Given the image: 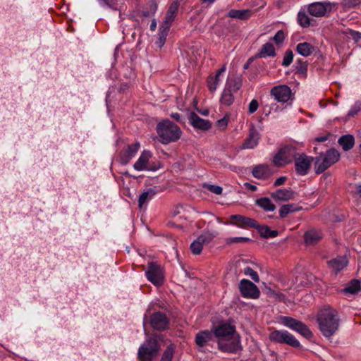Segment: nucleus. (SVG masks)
<instances>
[{"label":"nucleus","mask_w":361,"mask_h":361,"mask_svg":"<svg viewBox=\"0 0 361 361\" xmlns=\"http://www.w3.org/2000/svg\"><path fill=\"white\" fill-rule=\"evenodd\" d=\"M99 1L109 7L114 4V0H99Z\"/></svg>","instance_id":"54"},{"label":"nucleus","mask_w":361,"mask_h":361,"mask_svg":"<svg viewBox=\"0 0 361 361\" xmlns=\"http://www.w3.org/2000/svg\"><path fill=\"white\" fill-rule=\"evenodd\" d=\"M340 157L339 152L334 148H331L324 153H321L315 158V173L317 174L322 173L331 166L338 161Z\"/></svg>","instance_id":"4"},{"label":"nucleus","mask_w":361,"mask_h":361,"mask_svg":"<svg viewBox=\"0 0 361 361\" xmlns=\"http://www.w3.org/2000/svg\"><path fill=\"white\" fill-rule=\"evenodd\" d=\"M285 39V34L283 30H279L274 37H273V40L277 44H279L283 42Z\"/></svg>","instance_id":"44"},{"label":"nucleus","mask_w":361,"mask_h":361,"mask_svg":"<svg viewBox=\"0 0 361 361\" xmlns=\"http://www.w3.org/2000/svg\"><path fill=\"white\" fill-rule=\"evenodd\" d=\"M361 290V283L357 279L352 280L343 289L345 293L355 294Z\"/></svg>","instance_id":"33"},{"label":"nucleus","mask_w":361,"mask_h":361,"mask_svg":"<svg viewBox=\"0 0 361 361\" xmlns=\"http://www.w3.org/2000/svg\"><path fill=\"white\" fill-rule=\"evenodd\" d=\"M270 94L278 102L286 103L293 100V93L291 89L286 85H281L271 88Z\"/></svg>","instance_id":"12"},{"label":"nucleus","mask_w":361,"mask_h":361,"mask_svg":"<svg viewBox=\"0 0 361 361\" xmlns=\"http://www.w3.org/2000/svg\"><path fill=\"white\" fill-rule=\"evenodd\" d=\"M240 87L241 82L239 79H228L220 97L221 104L225 106L231 105L234 102L233 94L237 92Z\"/></svg>","instance_id":"7"},{"label":"nucleus","mask_w":361,"mask_h":361,"mask_svg":"<svg viewBox=\"0 0 361 361\" xmlns=\"http://www.w3.org/2000/svg\"><path fill=\"white\" fill-rule=\"evenodd\" d=\"M255 228H257L260 235L265 238H275L278 235L276 231H271L267 226H260L258 224V226Z\"/></svg>","instance_id":"35"},{"label":"nucleus","mask_w":361,"mask_h":361,"mask_svg":"<svg viewBox=\"0 0 361 361\" xmlns=\"http://www.w3.org/2000/svg\"><path fill=\"white\" fill-rule=\"evenodd\" d=\"M360 110H361V102H357L350 108V109L349 110V111L347 114V116L348 117H353L355 115H357L358 114V112H360Z\"/></svg>","instance_id":"40"},{"label":"nucleus","mask_w":361,"mask_h":361,"mask_svg":"<svg viewBox=\"0 0 361 361\" xmlns=\"http://www.w3.org/2000/svg\"><path fill=\"white\" fill-rule=\"evenodd\" d=\"M188 119L190 123L196 129L207 130L212 127V123L209 120L202 118L194 112L190 114Z\"/></svg>","instance_id":"18"},{"label":"nucleus","mask_w":361,"mask_h":361,"mask_svg":"<svg viewBox=\"0 0 361 361\" xmlns=\"http://www.w3.org/2000/svg\"><path fill=\"white\" fill-rule=\"evenodd\" d=\"M169 31V26L164 27H161L159 28V41L161 44H164L166 40V37Z\"/></svg>","instance_id":"43"},{"label":"nucleus","mask_w":361,"mask_h":361,"mask_svg":"<svg viewBox=\"0 0 361 361\" xmlns=\"http://www.w3.org/2000/svg\"><path fill=\"white\" fill-rule=\"evenodd\" d=\"M251 16L250 10H235L232 9L228 13V16L232 18H238L242 20L247 19Z\"/></svg>","instance_id":"34"},{"label":"nucleus","mask_w":361,"mask_h":361,"mask_svg":"<svg viewBox=\"0 0 361 361\" xmlns=\"http://www.w3.org/2000/svg\"><path fill=\"white\" fill-rule=\"evenodd\" d=\"M314 158L305 153H298L294 159L295 170L298 176H306L310 171Z\"/></svg>","instance_id":"11"},{"label":"nucleus","mask_w":361,"mask_h":361,"mask_svg":"<svg viewBox=\"0 0 361 361\" xmlns=\"http://www.w3.org/2000/svg\"><path fill=\"white\" fill-rule=\"evenodd\" d=\"M213 334L218 338V348L221 351L236 353L242 350L240 337L236 333L235 326L221 324L213 328Z\"/></svg>","instance_id":"1"},{"label":"nucleus","mask_w":361,"mask_h":361,"mask_svg":"<svg viewBox=\"0 0 361 361\" xmlns=\"http://www.w3.org/2000/svg\"><path fill=\"white\" fill-rule=\"evenodd\" d=\"M293 59V53L290 49L287 50L283 56L282 66L287 67L290 65Z\"/></svg>","instance_id":"38"},{"label":"nucleus","mask_w":361,"mask_h":361,"mask_svg":"<svg viewBox=\"0 0 361 361\" xmlns=\"http://www.w3.org/2000/svg\"><path fill=\"white\" fill-rule=\"evenodd\" d=\"M357 192L360 195V196H361V185H358L357 187Z\"/></svg>","instance_id":"59"},{"label":"nucleus","mask_w":361,"mask_h":361,"mask_svg":"<svg viewBox=\"0 0 361 361\" xmlns=\"http://www.w3.org/2000/svg\"><path fill=\"white\" fill-rule=\"evenodd\" d=\"M271 341L285 343L293 348H300V343L295 337L286 330H274L269 334Z\"/></svg>","instance_id":"9"},{"label":"nucleus","mask_w":361,"mask_h":361,"mask_svg":"<svg viewBox=\"0 0 361 361\" xmlns=\"http://www.w3.org/2000/svg\"><path fill=\"white\" fill-rule=\"evenodd\" d=\"M244 186L246 189L250 190V191H252V192H255L257 190V186L254 185H252L249 183H245L244 184Z\"/></svg>","instance_id":"52"},{"label":"nucleus","mask_w":361,"mask_h":361,"mask_svg":"<svg viewBox=\"0 0 361 361\" xmlns=\"http://www.w3.org/2000/svg\"><path fill=\"white\" fill-rule=\"evenodd\" d=\"M317 50V47L312 44L303 42L297 44L296 51L300 55L307 57L314 53Z\"/></svg>","instance_id":"25"},{"label":"nucleus","mask_w":361,"mask_h":361,"mask_svg":"<svg viewBox=\"0 0 361 361\" xmlns=\"http://www.w3.org/2000/svg\"><path fill=\"white\" fill-rule=\"evenodd\" d=\"M213 333L209 330L201 331L195 336V343L198 347H204L212 340Z\"/></svg>","instance_id":"27"},{"label":"nucleus","mask_w":361,"mask_h":361,"mask_svg":"<svg viewBox=\"0 0 361 361\" xmlns=\"http://www.w3.org/2000/svg\"><path fill=\"white\" fill-rule=\"evenodd\" d=\"M157 132L160 142L164 145L177 141L181 135L180 128L169 120L159 123L157 126Z\"/></svg>","instance_id":"3"},{"label":"nucleus","mask_w":361,"mask_h":361,"mask_svg":"<svg viewBox=\"0 0 361 361\" xmlns=\"http://www.w3.org/2000/svg\"><path fill=\"white\" fill-rule=\"evenodd\" d=\"M175 346L173 344L169 345L164 350L161 361H172Z\"/></svg>","instance_id":"37"},{"label":"nucleus","mask_w":361,"mask_h":361,"mask_svg":"<svg viewBox=\"0 0 361 361\" xmlns=\"http://www.w3.org/2000/svg\"><path fill=\"white\" fill-rule=\"evenodd\" d=\"M348 264V260L345 256H339L328 261L329 266L335 271L336 273L341 271Z\"/></svg>","instance_id":"26"},{"label":"nucleus","mask_w":361,"mask_h":361,"mask_svg":"<svg viewBox=\"0 0 361 361\" xmlns=\"http://www.w3.org/2000/svg\"><path fill=\"white\" fill-rule=\"evenodd\" d=\"M308 13L314 17H322L326 12V8L322 2H314L308 6Z\"/></svg>","instance_id":"28"},{"label":"nucleus","mask_w":361,"mask_h":361,"mask_svg":"<svg viewBox=\"0 0 361 361\" xmlns=\"http://www.w3.org/2000/svg\"><path fill=\"white\" fill-rule=\"evenodd\" d=\"M176 10V8L170 7V8L168 11L167 16L166 17V26H169V27H170L171 23L173 20V19L175 18Z\"/></svg>","instance_id":"41"},{"label":"nucleus","mask_w":361,"mask_h":361,"mask_svg":"<svg viewBox=\"0 0 361 361\" xmlns=\"http://www.w3.org/2000/svg\"><path fill=\"white\" fill-rule=\"evenodd\" d=\"M345 33L350 35L356 41L361 38V34L360 32L350 29H348Z\"/></svg>","instance_id":"49"},{"label":"nucleus","mask_w":361,"mask_h":361,"mask_svg":"<svg viewBox=\"0 0 361 361\" xmlns=\"http://www.w3.org/2000/svg\"><path fill=\"white\" fill-rule=\"evenodd\" d=\"M228 123V118L227 116H224V118L219 119L216 122L217 127L221 130H224Z\"/></svg>","instance_id":"48"},{"label":"nucleus","mask_w":361,"mask_h":361,"mask_svg":"<svg viewBox=\"0 0 361 361\" xmlns=\"http://www.w3.org/2000/svg\"><path fill=\"white\" fill-rule=\"evenodd\" d=\"M286 180V176H281V177L277 178L275 180L274 185L276 187L281 185H283L285 183Z\"/></svg>","instance_id":"51"},{"label":"nucleus","mask_w":361,"mask_h":361,"mask_svg":"<svg viewBox=\"0 0 361 361\" xmlns=\"http://www.w3.org/2000/svg\"><path fill=\"white\" fill-rule=\"evenodd\" d=\"M159 350L158 341L155 337L149 338L138 350V358L140 361H152Z\"/></svg>","instance_id":"6"},{"label":"nucleus","mask_w":361,"mask_h":361,"mask_svg":"<svg viewBox=\"0 0 361 361\" xmlns=\"http://www.w3.org/2000/svg\"><path fill=\"white\" fill-rule=\"evenodd\" d=\"M298 23L303 28H307L312 25L313 20L310 18L306 11L300 10L297 16Z\"/></svg>","instance_id":"32"},{"label":"nucleus","mask_w":361,"mask_h":361,"mask_svg":"<svg viewBox=\"0 0 361 361\" xmlns=\"http://www.w3.org/2000/svg\"><path fill=\"white\" fill-rule=\"evenodd\" d=\"M286 206L289 208V210H290V213L299 210V208L296 207L295 205L293 204H286Z\"/></svg>","instance_id":"53"},{"label":"nucleus","mask_w":361,"mask_h":361,"mask_svg":"<svg viewBox=\"0 0 361 361\" xmlns=\"http://www.w3.org/2000/svg\"><path fill=\"white\" fill-rule=\"evenodd\" d=\"M306 69H307V65L305 63H304L303 70H302V71H306Z\"/></svg>","instance_id":"60"},{"label":"nucleus","mask_w":361,"mask_h":361,"mask_svg":"<svg viewBox=\"0 0 361 361\" xmlns=\"http://www.w3.org/2000/svg\"><path fill=\"white\" fill-rule=\"evenodd\" d=\"M281 322L284 326L297 331L306 338H310L312 336V333L307 326L299 320L284 316L281 317Z\"/></svg>","instance_id":"10"},{"label":"nucleus","mask_w":361,"mask_h":361,"mask_svg":"<svg viewBox=\"0 0 361 361\" xmlns=\"http://www.w3.org/2000/svg\"><path fill=\"white\" fill-rule=\"evenodd\" d=\"M231 224L235 225L238 227L247 228H255L258 226V223L256 220L252 218L246 217L239 214H233L230 216Z\"/></svg>","instance_id":"16"},{"label":"nucleus","mask_w":361,"mask_h":361,"mask_svg":"<svg viewBox=\"0 0 361 361\" xmlns=\"http://www.w3.org/2000/svg\"><path fill=\"white\" fill-rule=\"evenodd\" d=\"M216 235L210 232H204L195 240L190 245V250L194 255H199L202 250L204 245L212 241Z\"/></svg>","instance_id":"15"},{"label":"nucleus","mask_w":361,"mask_h":361,"mask_svg":"<svg viewBox=\"0 0 361 361\" xmlns=\"http://www.w3.org/2000/svg\"><path fill=\"white\" fill-rule=\"evenodd\" d=\"M243 273L246 275V276H249L251 277V279L255 281V282H259V276L257 273V271H255V270H253L251 267H247L244 269L243 270Z\"/></svg>","instance_id":"39"},{"label":"nucleus","mask_w":361,"mask_h":361,"mask_svg":"<svg viewBox=\"0 0 361 361\" xmlns=\"http://www.w3.org/2000/svg\"><path fill=\"white\" fill-rule=\"evenodd\" d=\"M298 153L295 147L290 145H285L279 149L274 157L272 161L276 166H283L291 163Z\"/></svg>","instance_id":"5"},{"label":"nucleus","mask_w":361,"mask_h":361,"mask_svg":"<svg viewBox=\"0 0 361 361\" xmlns=\"http://www.w3.org/2000/svg\"><path fill=\"white\" fill-rule=\"evenodd\" d=\"M209 191L216 194L221 195L222 193L223 189L221 187L215 185H204V186Z\"/></svg>","instance_id":"42"},{"label":"nucleus","mask_w":361,"mask_h":361,"mask_svg":"<svg viewBox=\"0 0 361 361\" xmlns=\"http://www.w3.org/2000/svg\"><path fill=\"white\" fill-rule=\"evenodd\" d=\"M145 276L147 280L156 286H160L164 282V268L157 262H150L148 263Z\"/></svg>","instance_id":"8"},{"label":"nucleus","mask_w":361,"mask_h":361,"mask_svg":"<svg viewBox=\"0 0 361 361\" xmlns=\"http://www.w3.org/2000/svg\"><path fill=\"white\" fill-rule=\"evenodd\" d=\"M252 174L257 179H266L271 175V170L266 164H259L252 169Z\"/></svg>","instance_id":"22"},{"label":"nucleus","mask_w":361,"mask_h":361,"mask_svg":"<svg viewBox=\"0 0 361 361\" xmlns=\"http://www.w3.org/2000/svg\"><path fill=\"white\" fill-rule=\"evenodd\" d=\"M255 204L265 212H273L276 209L275 204L268 197L257 199Z\"/></svg>","instance_id":"31"},{"label":"nucleus","mask_w":361,"mask_h":361,"mask_svg":"<svg viewBox=\"0 0 361 361\" xmlns=\"http://www.w3.org/2000/svg\"><path fill=\"white\" fill-rule=\"evenodd\" d=\"M171 117L176 119V121H179L180 118V115L178 113H173L171 114Z\"/></svg>","instance_id":"57"},{"label":"nucleus","mask_w":361,"mask_h":361,"mask_svg":"<svg viewBox=\"0 0 361 361\" xmlns=\"http://www.w3.org/2000/svg\"><path fill=\"white\" fill-rule=\"evenodd\" d=\"M140 143L135 142L128 145L127 148L120 154L119 161L121 164H127L133 158L140 149Z\"/></svg>","instance_id":"17"},{"label":"nucleus","mask_w":361,"mask_h":361,"mask_svg":"<svg viewBox=\"0 0 361 361\" xmlns=\"http://www.w3.org/2000/svg\"><path fill=\"white\" fill-rule=\"evenodd\" d=\"M317 322L322 334L325 337H331L338 329V312L331 307H326L320 310L317 315Z\"/></svg>","instance_id":"2"},{"label":"nucleus","mask_w":361,"mask_h":361,"mask_svg":"<svg viewBox=\"0 0 361 361\" xmlns=\"http://www.w3.org/2000/svg\"><path fill=\"white\" fill-rule=\"evenodd\" d=\"M152 156L149 151L144 150L133 165L135 170L138 171L149 170V162Z\"/></svg>","instance_id":"20"},{"label":"nucleus","mask_w":361,"mask_h":361,"mask_svg":"<svg viewBox=\"0 0 361 361\" xmlns=\"http://www.w3.org/2000/svg\"><path fill=\"white\" fill-rule=\"evenodd\" d=\"M148 322L152 328L157 331H164L168 329L169 320L165 314L157 312L150 315Z\"/></svg>","instance_id":"14"},{"label":"nucleus","mask_w":361,"mask_h":361,"mask_svg":"<svg viewBox=\"0 0 361 361\" xmlns=\"http://www.w3.org/2000/svg\"><path fill=\"white\" fill-rule=\"evenodd\" d=\"M241 295L245 298L257 299L260 295L257 286L247 279H242L239 283Z\"/></svg>","instance_id":"13"},{"label":"nucleus","mask_w":361,"mask_h":361,"mask_svg":"<svg viewBox=\"0 0 361 361\" xmlns=\"http://www.w3.org/2000/svg\"><path fill=\"white\" fill-rule=\"evenodd\" d=\"M290 210H289V208H288V207H287L286 206V204H285V205H283V206L280 208V209H279V214H280V217H281V218H283H283L286 217V216H287L288 214H290Z\"/></svg>","instance_id":"50"},{"label":"nucleus","mask_w":361,"mask_h":361,"mask_svg":"<svg viewBox=\"0 0 361 361\" xmlns=\"http://www.w3.org/2000/svg\"><path fill=\"white\" fill-rule=\"evenodd\" d=\"M322 237V232L320 230L314 228L307 231L304 235L305 242L307 245H314L317 243Z\"/></svg>","instance_id":"24"},{"label":"nucleus","mask_w":361,"mask_h":361,"mask_svg":"<svg viewBox=\"0 0 361 361\" xmlns=\"http://www.w3.org/2000/svg\"><path fill=\"white\" fill-rule=\"evenodd\" d=\"M226 71V66H224L218 70L214 75H209L207 79V87L211 92L216 90L219 85L222 81L221 75Z\"/></svg>","instance_id":"21"},{"label":"nucleus","mask_w":361,"mask_h":361,"mask_svg":"<svg viewBox=\"0 0 361 361\" xmlns=\"http://www.w3.org/2000/svg\"><path fill=\"white\" fill-rule=\"evenodd\" d=\"M250 241V239L245 237H235L230 238L227 240L228 243H245Z\"/></svg>","instance_id":"47"},{"label":"nucleus","mask_w":361,"mask_h":361,"mask_svg":"<svg viewBox=\"0 0 361 361\" xmlns=\"http://www.w3.org/2000/svg\"><path fill=\"white\" fill-rule=\"evenodd\" d=\"M156 27V23L155 22H153L152 23L151 25H150V28L152 30H154Z\"/></svg>","instance_id":"58"},{"label":"nucleus","mask_w":361,"mask_h":361,"mask_svg":"<svg viewBox=\"0 0 361 361\" xmlns=\"http://www.w3.org/2000/svg\"><path fill=\"white\" fill-rule=\"evenodd\" d=\"M259 139L260 135L259 132L254 127H252L250 129L247 137L242 144L240 149H245L255 148L257 146Z\"/></svg>","instance_id":"19"},{"label":"nucleus","mask_w":361,"mask_h":361,"mask_svg":"<svg viewBox=\"0 0 361 361\" xmlns=\"http://www.w3.org/2000/svg\"><path fill=\"white\" fill-rule=\"evenodd\" d=\"M259 107V102L257 99H252L248 106V114H252L255 113Z\"/></svg>","instance_id":"46"},{"label":"nucleus","mask_w":361,"mask_h":361,"mask_svg":"<svg viewBox=\"0 0 361 361\" xmlns=\"http://www.w3.org/2000/svg\"><path fill=\"white\" fill-rule=\"evenodd\" d=\"M202 4H207L209 5L212 4L214 3L216 0H200Z\"/></svg>","instance_id":"56"},{"label":"nucleus","mask_w":361,"mask_h":361,"mask_svg":"<svg viewBox=\"0 0 361 361\" xmlns=\"http://www.w3.org/2000/svg\"><path fill=\"white\" fill-rule=\"evenodd\" d=\"M328 139L327 136H320L316 137L315 140L319 142H324Z\"/></svg>","instance_id":"55"},{"label":"nucleus","mask_w":361,"mask_h":361,"mask_svg":"<svg viewBox=\"0 0 361 361\" xmlns=\"http://www.w3.org/2000/svg\"><path fill=\"white\" fill-rule=\"evenodd\" d=\"M156 192L154 189L149 188L146 191L143 192L139 197L138 199V205L139 207L141 208L145 203H146L148 200H151L154 195Z\"/></svg>","instance_id":"36"},{"label":"nucleus","mask_w":361,"mask_h":361,"mask_svg":"<svg viewBox=\"0 0 361 361\" xmlns=\"http://www.w3.org/2000/svg\"><path fill=\"white\" fill-rule=\"evenodd\" d=\"M338 142L344 151H348L353 147L355 145V139L351 135H345L341 136L338 139Z\"/></svg>","instance_id":"30"},{"label":"nucleus","mask_w":361,"mask_h":361,"mask_svg":"<svg viewBox=\"0 0 361 361\" xmlns=\"http://www.w3.org/2000/svg\"><path fill=\"white\" fill-rule=\"evenodd\" d=\"M275 55V47L271 42L263 44L257 54V56L259 58L274 57Z\"/></svg>","instance_id":"29"},{"label":"nucleus","mask_w":361,"mask_h":361,"mask_svg":"<svg viewBox=\"0 0 361 361\" xmlns=\"http://www.w3.org/2000/svg\"><path fill=\"white\" fill-rule=\"evenodd\" d=\"M271 197L276 201H288L294 198V192L289 189H279L271 193Z\"/></svg>","instance_id":"23"},{"label":"nucleus","mask_w":361,"mask_h":361,"mask_svg":"<svg viewBox=\"0 0 361 361\" xmlns=\"http://www.w3.org/2000/svg\"><path fill=\"white\" fill-rule=\"evenodd\" d=\"M343 6L346 8H353L361 4V0H343Z\"/></svg>","instance_id":"45"}]
</instances>
